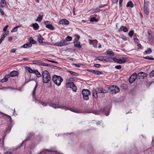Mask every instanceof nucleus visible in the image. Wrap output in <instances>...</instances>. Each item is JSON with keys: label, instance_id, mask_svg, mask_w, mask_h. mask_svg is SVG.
Masks as SVG:
<instances>
[{"label": "nucleus", "instance_id": "nucleus-11", "mask_svg": "<svg viewBox=\"0 0 154 154\" xmlns=\"http://www.w3.org/2000/svg\"><path fill=\"white\" fill-rule=\"evenodd\" d=\"M49 106H50L54 108H60L62 109H65V110H66V109L64 106L61 107L58 106L57 104L56 103H51L49 104Z\"/></svg>", "mask_w": 154, "mask_h": 154}, {"label": "nucleus", "instance_id": "nucleus-41", "mask_svg": "<svg viewBox=\"0 0 154 154\" xmlns=\"http://www.w3.org/2000/svg\"><path fill=\"white\" fill-rule=\"evenodd\" d=\"M134 31L131 30V31H130L128 33L129 36L131 37L133 36V35L134 34Z\"/></svg>", "mask_w": 154, "mask_h": 154}, {"label": "nucleus", "instance_id": "nucleus-5", "mask_svg": "<svg viewBox=\"0 0 154 154\" xmlns=\"http://www.w3.org/2000/svg\"><path fill=\"white\" fill-rule=\"evenodd\" d=\"M109 89L112 94L117 93L120 91L119 88L116 85H111L109 87Z\"/></svg>", "mask_w": 154, "mask_h": 154}, {"label": "nucleus", "instance_id": "nucleus-10", "mask_svg": "<svg viewBox=\"0 0 154 154\" xmlns=\"http://www.w3.org/2000/svg\"><path fill=\"white\" fill-rule=\"evenodd\" d=\"M89 43L90 45H92L94 48L97 47V44L98 43L97 41L96 40H89Z\"/></svg>", "mask_w": 154, "mask_h": 154}, {"label": "nucleus", "instance_id": "nucleus-62", "mask_svg": "<svg viewBox=\"0 0 154 154\" xmlns=\"http://www.w3.org/2000/svg\"><path fill=\"white\" fill-rule=\"evenodd\" d=\"M118 0H112V2L113 3H116L118 2Z\"/></svg>", "mask_w": 154, "mask_h": 154}, {"label": "nucleus", "instance_id": "nucleus-17", "mask_svg": "<svg viewBox=\"0 0 154 154\" xmlns=\"http://www.w3.org/2000/svg\"><path fill=\"white\" fill-rule=\"evenodd\" d=\"M32 46V44H31V43H29L24 44L21 47V48H27L31 47Z\"/></svg>", "mask_w": 154, "mask_h": 154}, {"label": "nucleus", "instance_id": "nucleus-42", "mask_svg": "<svg viewBox=\"0 0 154 154\" xmlns=\"http://www.w3.org/2000/svg\"><path fill=\"white\" fill-rule=\"evenodd\" d=\"M68 72L70 73L71 74H72L74 75H75V76H76L77 75H78V73H75L74 72H73V71H70V70H69L68 71Z\"/></svg>", "mask_w": 154, "mask_h": 154}, {"label": "nucleus", "instance_id": "nucleus-45", "mask_svg": "<svg viewBox=\"0 0 154 154\" xmlns=\"http://www.w3.org/2000/svg\"><path fill=\"white\" fill-rule=\"evenodd\" d=\"M17 28L15 27L13 28L11 31V32H16L17 31Z\"/></svg>", "mask_w": 154, "mask_h": 154}, {"label": "nucleus", "instance_id": "nucleus-56", "mask_svg": "<svg viewBox=\"0 0 154 154\" xmlns=\"http://www.w3.org/2000/svg\"><path fill=\"white\" fill-rule=\"evenodd\" d=\"M49 22L48 21H45V24L46 25V26L47 25H49Z\"/></svg>", "mask_w": 154, "mask_h": 154}, {"label": "nucleus", "instance_id": "nucleus-61", "mask_svg": "<svg viewBox=\"0 0 154 154\" xmlns=\"http://www.w3.org/2000/svg\"><path fill=\"white\" fill-rule=\"evenodd\" d=\"M16 50V49H12L11 50V52L12 53H14L15 52Z\"/></svg>", "mask_w": 154, "mask_h": 154}, {"label": "nucleus", "instance_id": "nucleus-37", "mask_svg": "<svg viewBox=\"0 0 154 154\" xmlns=\"http://www.w3.org/2000/svg\"><path fill=\"white\" fill-rule=\"evenodd\" d=\"M30 42L29 43H31V44H34L36 43V41L34 40L32 38H31L29 39Z\"/></svg>", "mask_w": 154, "mask_h": 154}, {"label": "nucleus", "instance_id": "nucleus-20", "mask_svg": "<svg viewBox=\"0 0 154 154\" xmlns=\"http://www.w3.org/2000/svg\"><path fill=\"white\" fill-rule=\"evenodd\" d=\"M137 76L140 77V78L143 79L144 77L146 76V74L143 72H141L138 74Z\"/></svg>", "mask_w": 154, "mask_h": 154}, {"label": "nucleus", "instance_id": "nucleus-25", "mask_svg": "<svg viewBox=\"0 0 154 154\" xmlns=\"http://www.w3.org/2000/svg\"><path fill=\"white\" fill-rule=\"evenodd\" d=\"M32 26L33 29L35 30H37L39 28V25L37 23L32 24Z\"/></svg>", "mask_w": 154, "mask_h": 154}, {"label": "nucleus", "instance_id": "nucleus-47", "mask_svg": "<svg viewBox=\"0 0 154 154\" xmlns=\"http://www.w3.org/2000/svg\"><path fill=\"white\" fill-rule=\"evenodd\" d=\"M113 61H114L115 62L118 63V59H117L116 57H114L112 58Z\"/></svg>", "mask_w": 154, "mask_h": 154}, {"label": "nucleus", "instance_id": "nucleus-6", "mask_svg": "<svg viewBox=\"0 0 154 154\" xmlns=\"http://www.w3.org/2000/svg\"><path fill=\"white\" fill-rule=\"evenodd\" d=\"M82 94L83 99L85 100H87L89 99L88 96L91 94V92L88 90L85 89L82 91Z\"/></svg>", "mask_w": 154, "mask_h": 154}, {"label": "nucleus", "instance_id": "nucleus-44", "mask_svg": "<svg viewBox=\"0 0 154 154\" xmlns=\"http://www.w3.org/2000/svg\"><path fill=\"white\" fill-rule=\"evenodd\" d=\"M144 58L146 59H147V60H154V58H153L150 57L149 56H146L145 57H144Z\"/></svg>", "mask_w": 154, "mask_h": 154}, {"label": "nucleus", "instance_id": "nucleus-52", "mask_svg": "<svg viewBox=\"0 0 154 154\" xmlns=\"http://www.w3.org/2000/svg\"><path fill=\"white\" fill-rule=\"evenodd\" d=\"M115 68L117 69H119L121 68V66L120 65H118L115 66Z\"/></svg>", "mask_w": 154, "mask_h": 154}, {"label": "nucleus", "instance_id": "nucleus-18", "mask_svg": "<svg viewBox=\"0 0 154 154\" xmlns=\"http://www.w3.org/2000/svg\"><path fill=\"white\" fill-rule=\"evenodd\" d=\"M6 5V3L5 0H0V7L4 8Z\"/></svg>", "mask_w": 154, "mask_h": 154}, {"label": "nucleus", "instance_id": "nucleus-27", "mask_svg": "<svg viewBox=\"0 0 154 154\" xmlns=\"http://www.w3.org/2000/svg\"><path fill=\"white\" fill-rule=\"evenodd\" d=\"M46 28L49 29L51 30H53L54 29V28L53 27L52 25L49 24L45 26Z\"/></svg>", "mask_w": 154, "mask_h": 154}, {"label": "nucleus", "instance_id": "nucleus-13", "mask_svg": "<svg viewBox=\"0 0 154 154\" xmlns=\"http://www.w3.org/2000/svg\"><path fill=\"white\" fill-rule=\"evenodd\" d=\"M147 39L151 45H153L154 44V38L152 35L149 36L147 38Z\"/></svg>", "mask_w": 154, "mask_h": 154}, {"label": "nucleus", "instance_id": "nucleus-64", "mask_svg": "<svg viewBox=\"0 0 154 154\" xmlns=\"http://www.w3.org/2000/svg\"><path fill=\"white\" fill-rule=\"evenodd\" d=\"M48 61L50 62L53 63H57V62L56 61H53V60H48Z\"/></svg>", "mask_w": 154, "mask_h": 154}, {"label": "nucleus", "instance_id": "nucleus-46", "mask_svg": "<svg viewBox=\"0 0 154 154\" xmlns=\"http://www.w3.org/2000/svg\"><path fill=\"white\" fill-rule=\"evenodd\" d=\"M150 76L151 77L154 76V70H153L150 73Z\"/></svg>", "mask_w": 154, "mask_h": 154}, {"label": "nucleus", "instance_id": "nucleus-8", "mask_svg": "<svg viewBox=\"0 0 154 154\" xmlns=\"http://www.w3.org/2000/svg\"><path fill=\"white\" fill-rule=\"evenodd\" d=\"M137 76V74L136 73H134L131 75L129 78V82L130 83H132L134 82L136 79Z\"/></svg>", "mask_w": 154, "mask_h": 154}, {"label": "nucleus", "instance_id": "nucleus-50", "mask_svg": "<svg viewBox=\"0 0 154 154\" xmlns=\"http://www.w3.org/2000/svg\"><path fill=\"white\" fill-rule=\"evenodd\" d=\"M100 11V8H97L94 10V12H95V13L98 12Z\"/></svg>", "mask_w": 154, "mask_h": 154}, {"label": "nucleus", "instance_id": "nucleus-35", "mask_svg": "<svg viewBox=\"0 0 154 154\" xmlns=\"http://www.w3.org/2000/svg\"><path fill=\"white\" fill-rule=\"evenodd\" d=\"M96 60H98L100 61H104L105 59H104L103 57H97L96 58Z\"/></svg>", "mask_w": 154, "mask_h": 154}, {"label": "nucleus", "instance_id": "nucleus-55", "mask_svg": "<svg viewBox=\"0 0 154 154\" xmlns=\"http://www.w3.org/2000/svg\"><path fill=\"white\" fill-rule=\"evenodd\" d=\"M123 0H119V4L120 6H121L122 5V2Z\"/></svg>", "mask_w": 154, "mask_h": 154}, {"label": "nucleus", "instance_id": "nucleus-43", "mask_svg": "<svg viewBox=\"0 0 154 154\" xmlns=\"http://www.w3.org/2000/svg\"><path fill=\"white\" fill-rule=\"evenodd\" d=\"M104 61L106 62H113L112 59L111 58H107L105 60H104Z\"/></svg>", "mask_w": 154, "mask_h": 154}, {"label": "nucleus", "instance_id": "nucleus-16", "mask_svg": "<svg viewBox=\"0 0 154 154\" xmlns=\"http://www.w3.org/2000/svg\"><path fill=\"white\" fill-rule=\"evenodd\" d=\"M73 43L75 47L79 48H80L82 47V46L80 45V43L79 41H74Z\"/></svg>", "mask_w": 154, "mask_h": 154}, {"label": "nucleus", "instance_id": "nucleus-33", "mask_svg": "<svg viewBox=\"0 0 154 154\" xmlns=\"http://www.w3.org/2000/svg\"><path fill=\"white\" fill-rule=\"evenodd\" d=\"M37 87H38V85H37V83H36V85L34 88V89L33 90V92H32V95L33 96H35V94H36L35 91H36V89L37 88Z\"/></svg>", "mask_w": 154, "mask_h": 154}, {"label": "nucleus", "instance_id": "nucleus-49", "mask_svg": "<svg viewBox=\"0 0 154 154\" xmlns=\"http://www.w3.org/2000/svg\"><path fill=\"white\" fill-rule=\"evenodd\" d=\"M94 66L97 68H99L100 67L101 65L99 64H95L94 65Z\"/></svg>", "mask_w": 154, "mask_h": 154}, {"label": "nucleus", "instance_id": "nucleus-57", "mask_svg": "<svg viewBox=\"0 0 154 154\" xmlns=\"http://www.w3.org/2000/svg\"><path fill=\"white\" fill-rule=\"evenodd\" d=\"M73 65L75 66L78 67H80V65L79 64H77L75 63H73Z\"/></svg>", "mask_w": 154, "mask_h": 154}, {"label": "nucleus", "instance_id": "nucleus-30", "mask_svg": "<svg viewBox=\"0 0 154 154\" xmlns=\"http://www.w3.org/2000/svg\"><path fill=\"white\" fill-rule=\"evenodd\" d=\"M43 18V16H42L40 15H39L37 17L36 21L40 22L42 20Z\"/></svg>", "mask_w": 154, "mask_h": 154}, {"label": "nucleus", "instance_id": "nucleus-29", "mask_svg": "<svg viewBox=\"0 0 154 154\" xmlns=\"http://www.w3.org/2000/svg\"><path fill=\"white\" fill-rule=\"evenodd\" d=\"M8 78V76H5V77L1 80V82H4L7 81Z\"/></svg>", "mask_w": 154, "mask_h": 154}, {"label": "nucleus", "instance_id": "nucleus-3", "mask_svg": "<svg viewBox=\"0 0 154 154\" xmlns=\"http://www.w3.org/2000/svg\"><path fill=\"white\" fill-rule=\"evenodd\" d=\"M63 79L60 76L54 75L53 77V80L54 82L57 86H60L61 82L63 81Z\"/></svg>", "mask_w": 154, "mask_h": 154}, {"label": "nucleus", "instance_id": "nucleus-53", "mask_svg": "<svg viewBox=\"0 0 154 154\" xmlns=\"http://www.w3.org/2000/svg\"><path fill=\"white\" fill-rule=\"evenodd\" d=\"M147 33L149 35V36H151V35H152L151 30L148 31L147 32Z\"/></svg>", "mask_w": 154, "mask_h": 154}, {"label": "nucleus", "instance_id": "nucleus-31", "mask_svg": "<svg viewBox=\"0 0 154 154\" xmlns=\"http://www.w3.org/2000/svg\"><path fill=\"white\" fill-rule=\"evenodd\" d=\"M7 33L4 32L2 35L0 39L3 41L5 38L7 36Z\"/></svg>", "mask_w": 154, "mask_h": 154}, {"label": "nucleus", "instance_id": "nucleus-2", "mask_svg": "<svg viewBox=\"0 0 154 154\" xmlns=\"http://www.w3.org/2000/svg\"><path fill=\"white\" fill-rule=\"evenodd\" d=\"M43 81L44 83H47L50 81L51 77L48 72L45 70L42 73Z\"/></svg>", "mask_w": 154, "mask_h": 154}, {"label": "nucleus", "instance_id": "nucleus-12", "mask_svg": "<svg viewBox=\"0 0 154 154\" xmlns=\"http://www.w3.org/2000/svg\"><path fill=\"white\" fill-rule=\"evenodd\" d=\"M59 23L62 25H68L69 24V22L66 19H63L60 20L59 21Z\"/></svg>", "mask_w": 154, "mask_h": 154}, {"label": "nucleus", "instance_id": "nucleus-40", "mask_svg": "<svg viewBox=\"0 0 154 154\" xmlns=\"http://www.w3.org/2000/svg\"><path fill=\"white\" fill-rule=\"evenodd\" d=\"M11 129V127H8L4 132L5 133H6L7 132H9Z\"/></svg>", "mask_w": 154, "mask_h": 154}, {"label": "nucleus", "instance_id": "nucleus-51", "mask_svg": "<svg viewBox=\"0 0 154 154\" xmlns=\"http://www.w3.org/2000/svg\"><path fill=\"white\" fill-rule=\"evenodd\" d=\"M8 27V25H7L5 26L3 29V31H6Z\"/></svg>", "mask_w": 154, "mask_h": 154}, {"label": "nucleus", "instance_id": "nucleus-59", "mask_svg": "<svg viewBox=\"0 0 154 154\" xmlns=\"http://www.w3.org/2000/svg\"><path fill=\"white\" fill-rule=\"evenodd\" d=\"M0 12L1 13L2 15H3L4 14V13L3 11L0 8Z\"/></svg>", "mask_w": 154, "mask_h": 154}, {"label": "nucleus", "instance_id": "nucleus-48", "mask_svg": "<svg viewBox=\"0 0 154 154\" xmlns=\"http://www.w3.org/2000/svg\"><path fill=\"white\" fill-rule=\"evenodd\" d=\"M41 65L45 66H51L50 64H47V63H45L43 62L42 64Z\"/></svg>", "mask_w": 154, "mask_h": 154}, {"label": "nucleus", "instance_id": "nucleus-28", "mask_svg": "<svg viewBox=\"0 0 154 154\" xmlns=\"http://www.w3.org/2000/svg\"><path fill=\"white\" fill-rule=\"evenodd\" d=\"M133 5L131 1H129L127 4L126 7H130L131 8H132L133 7Z\"/></svg>", "mask_w": 154, "mask_h": 154}, {"label": "nucleus", "instance_id": "nucleus-26", "mask_svg": "<svg viewBox=\"0 0 154 154\" xmlns=\"http://www.w3.org/2000/svg\"><path fill=\"white\" fill-rule=\"evenodd\" d=\"M106 53L107 54L111 56H114V53L112 51H110L109 50H107L106 51Z\"/></svg>", "mask_w": 154, "mask_h": 154}, {"label": "nucleus", "instance_id": "nucleus-32", "mask_svg": "<svg viewBox=\"0 0 154 154\" xmlns=\"http://www.w3.org/2000/svg\"><path fill=\"white\" fill-rule=\"evenodd\" d=\"M38 77H41V74L38 72L37 70H34V73Z\"/></svg>", "mask_w": 154, "mask_h": 154}, {"label": "nucleus", "instance_id": "nucleus-19", "mask_svg": "<svg viewBox=\"0 0 154 154\" xmlns=\"http://www.w3.org/2000/svg\"><path fill=\"white\" fill-rule=\"evenodd\" d=\"M18 74V72L15 71H13L11 72L10 73V76L11 77H13L15 76Z\"/></svg>", "mask_w": 154, "mask_h": 154}, {"label": "nucleus", "instance_id": "nucleus-7", "mask_svg": "<svg viewBox=\"0 0 154 154\" xmlns=\"http://www.w3.org/2000/svg\"><path fill=\"white\" fill-rule=\"evenodd\" d=\"M68 45L67 42L65 40H62L59 42H56L54 43V45L56 46H62L64 45Z\"/></svg>", "mask_w": 154, "mask_h": 154}, {"label": "nucleus", "instance_id": "nucleus-63", "mask_svg": "<svg viewBox=\"0 0 154 154\" xmlns=\"http://www.w3.org/2000/svg\"><path fill=\"white\" fill-rule=\"evenodd\" d=\"M5 154H14L10 152H5Z\"/></svg>", "mask_w": 154, "mask_h": 154}, {"label": "nucleus", "instance_id": "nucleus-60", "mask_svg": "<svg viewBox=\"0 0 154 154\" xmlns=\"http://www.w3.org/2000/svg\"><path fill=\"white\" fill-rule=\"evenodd\" d=\"M40 103L41 104H42V105H45V106H46L47 104L45 103H44V102H40Z\"/></svg>", "mask_w": 154, "mask_h": 154}, {"label": "nucleus", "instance_id": "nucleus-36", "mask_svg": "<svg viewBox=\"0 0 154 154\" xmlns=\"http://www.w3.org/2000/svg\"><path fill=\"white\" fill-rule=\"evenodd\" d=\"M90 21L91 22H97L98 21L97 19H96L94 17H92L91 18L90 20Z\"/></svg>", "mask_w": 154, "mask_h": 154}, {"label": "nucleus", "instance_id": "nucleus-15", "mask_svg": "<svg viewBox=\"0 0 154 154\" xmlns=\"http://www.w3.org/2000/svg\"><path fill=\"white\" fill-rule=\"evenodd\" d=\"M122 31H123L125 32H126L128 31V29L125 26H122L118 29V31L119 32H120Z\"/></svg>", "mask_w": 154, "mask_h": 154}, {"label": "nucleus", "instance_id": "nucleus-58", "mask_svg": "<svg viewBox=\"0 0 154 154\" xmlns=\"http://www.w3.org/2000/svg\"><path fill=\"white\" fill-rule=\"evenodd\" d=\"M137 46L138 49H140L141 47V45L139 43H137Z\"/></svg>", "mask_w": 154, "mask_h": 154}, {"label": "nucleus", "instance_id": "nucleus-4", "mask_svg": "<svg viewBox=\"0 0 154 154\" xmlns=\"http://www.w3.org/2000/svg\"><path fill=\"white\" fill-rule=\"evenodd\" d=\"M104 91H105V90H104L102 88H97L95 90L93 91V95L95 98H97L98 97L97 94L99 93H104L105 92Z\"/></svg>", "mask_w": 154, "mask_h": 154}, {"label": "nucleus", "instance_id": "nucleus-1", "mask_svg": "<svg viewBox=\"0 0 154 154\" xmlns=\"http://www.w3.org/2000/svg\"><path fill=\"white\" fill-rule=\"evenodd\" d=\"M73 79L71 78L66 80V86L67 87H69L72 88L74 91L76 92L77 90V87L74 84L73 82Z\"/></svg>", "mask_w": 154, "mask_h": 154}, {"label": "nucleus", "instance_id": "nucleus-21", "mask_svg": "<svg viewBox=\"0 0 154 154\" xmlns=\"http://www.w3.org/2000/svg\"><path fill=\"white\" fill-rule=\"evenodd\" d=\"M25 69L27 70L29 73H34V70H33L30 68L28 66H26L25 67Z\"/></svg>", "mask_w": 154, "mask_h": 154}, {"label": "nucleus", "instance_id": "nucleus-22", "mask_svg": "<svg viewBox=\"0 0 154 154\" xmlns=\"http://www.w3.org/2000/svg\"><path fill=\"white\" fill-rule=\"evenodd\" d=\"M126 62V59L125 58H122L120 59H118V63H123Z\"/></svg>", "mask_w": 154, "mask_h": 154}, {"label": "nucleus", "instance_id": "nucleus-39", "mask_svg": "<svg viewBox=\"0 0 154 154\" xmlns=\"http://www.w3.org/2000/svg\"><path fill=\"white\" fill-rule=\"evenodd\" d=\"M152 52V51L150 48H149L145 51V52L146 54H150Z\"/></svg>", "mask_w": 154, "mask_h": 154}, {"label": "nucleus", "instance_id": "nucleus-34", "mask_svg": "<svg viewBox=\"0 0 154 154\" xmlns=\"http://www.w3.org/2000/svg\"><path fill=\"white\" fill-rule=\"evenodd\" d=\"M75 37L74 41H79L78 40L80 38V36L79 35L77 34L75 35Z\"/></svg>", "mask_w": 154, "mask_h": 154}, {"label": "nucleus", "instance_id": "nucleus-9", "mask_svg": "<svg viewBox=\"0 0 154 154\" xmlns=\"http://www.w3.org/2000/svg\"><path fill=\"white\" fill-rule=\"evenodd\" d=\"M144 11L145 14L148 15L149 13V10L148 8V5L146 3V2L144 1Z\"/></svg>", "mask_w": 154, "mask_h": 154}, {"label": "nucleus", "instance_id": "nucleus-23", "mask_svg": "<svg viewBox=\"0 0 154 154\" xmlns=\"http://www.w3.org/2000/svg\"><path fill=\"white\" fill-rule=\"evenodd\" d=\"M32 63L33 64H38L39 65H41L43 62L40 60H35L33 61Z\"/></svg>", "mask_w": 154, "mask_h": 154}, {"label": "nucleus", "instance_id": "nucleus-24", "mask_svg": "<svg viewBox=\"0 0 154 154\" xmlns=\"http://www.w3.org/2000/svg\"><path fill=\"white\" fill-rule=\"evenodd\" d=\"M44 40V38L41 35L38 36V40L40 43H42Z\"/></svg>", "mask_w": 154, "mask_h": 154}, {"label": "nucleus", "instance_id": "nucleus-14", "mask_svg": "<svg viewBox=\"0 0 154 154\" xmlns=\"http://www.w3.org/2000/svg\"><path fill=\"white\" fill-rule=\"evenodd\" d=\"M89 71L91 73L96 74L98 75H100L103 74V73L97 70L91 69L89 70Z\"/></svg>", "mask_w": 154, "mask_h": 154}, {"label": "nucleus", "instance_id": "nucleus-38", "mask_svg": "<svg viewBox=\"0 0 154 154\" xmlns=\"http://www.w3.org/2000/svg\"><path fill=\"white\" fill-rule=\"evenodd\" d=\"M66 41H71L72 39V37L68 36H67L66 38Z\"/></svg>", "mask_w": 154, "mask_h": 154}, {"label": "nucleus", "instance_id": "nucleus-54", "mask_svg": "<svg viewBox=\"0 0 154 154\" xmlns=\"http://www.w3.org/2000/svg\"><path fill=\"white\" fill-rule=\"evenodd\" d=\"M134 41L135 42H136L137 44L139 43V41L138 39L137 38H134Z\"/></svg>", "mask_w": 154, "mask_h": 154}]
</instances>
